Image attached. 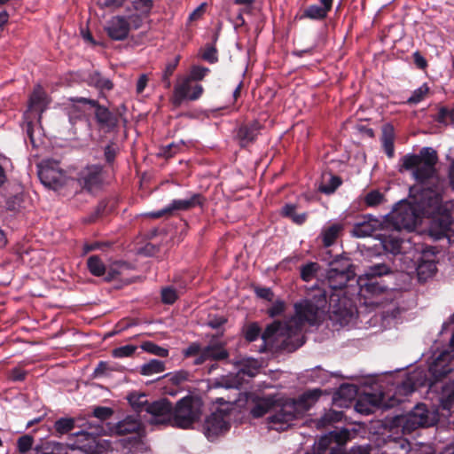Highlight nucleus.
<instances>
[{
	"instance_id": "obj_1",
	"label": "nucleus",
	"mask_w": 454,
	"mask_h": 454,
	"mask_svg": "<svg viewBox=\"0 0 454 454\" xmlns=\"http://www.w3.org/2000/svg\"><path fill=\"white\" fill-rule=\"evenodd\" d=\"M327 306L326 292L319 288L314 289L310 297L294 304L295 314L287 322L275 321L262 334L263 344L260 352L266 350V343L275 336L292 338L299 334L305 323L310 325L317 324L325 313Z\"/></svg>"
},
{
	"instance_id": "obj_2",
	"label": "nucleus",
	"mask_w": 454,
	"mask_h": 454,
	"mask_svg": "<svg viewBox=\"0 0 454 454\" xmlns=\"http://www.w3.org/2000/svg\"><path fill=\"white\" fill-rule=\"evenodd\" d=\"M319 396L320 390L314 389L298 398L277 397L271 414L266 419L267 427L279 432L286 430L314 405Z\"/></svg>"
},
{
	"instance_id": "obj_3",
	"label": "nucleus",
	"mask_w": 454,
	"mask_h": 454,
	"mask_svg": "<svg viewBox=\"0 0 454 454\" xmlns=\"http://www.w3.org/2000/svg\"><path fill=\"white\" fill-rule=\"evenodd\" d=\"M439 202V196L433 191H423L420 198L415 199V204L401 201L390 213L387 225L393 229L401 231L403 229L411 231L417 224L419 211H425L427 207L435 206Z\"/></svg>"
},
{
	"instance_id": "obj_4",
	"label": "nucleus",
	"mask_w": 454,
	"mask_h": 454,
	"mask_svg": "<svg viewBox=\"0 0 454 454\" xmlns=\"http://www.w3.org/2000/svg\"><path fill=\"white\" fill-rule=\"evenodd\" d=\"M437 153L432 147H423L418 154H406L401 160V168L412 170V176L419 183H425L436 174Z\"/></svg>"
},
{
	"instance_id": "obj_5",
	"label": "nucleus",
	"mask_w": 454,
	"mask_h": 454,
	"mask_svg": "<svg viewBox=\"0 0 454 454\" xmlns=\"http://www.w3.org/2000/svg\"><path fill=\"white\" fill-rule=\"evenodd\" d=\"M142 23L143 19L137 14H131L128 17L117 15L106 22L105 30L111 39L122 41L128 37L130 29L139 28Z\"/></svg>"
},
{
	"instance_id": "obj_6",
	"label": "nucleus",
	"mask_w": 454,
	"mask_h": 454,
	"mask_svg": "<svg viewBox=\"0 0 454 454\" xmlns=\"http://www.w3.org/2000/svg\"><path fill=\"white\" fill-rule=\"evenodd\" d=\"M437 420L436 411L428 410L424 403H419L403 419V430L411 433L419 427H432Z\"/></svg>"
},
{
	"instance_id": "obj_7",
	"label": "nucleus",
	"mask_w": 454,
	"mask_h": 454,
	"mask_svg": "<svg viewBox=\"0 0 454 454\" xmlns=\"http://www.w3.org/2000/svg\"><path fill=\"white\" fill-rule=\"evenodd\" d=\"M72 436L76 438L74 444L51 442L49 445L51 451L42 454H85L87 450H91L97 443L96 437L85 431H79Z\"/></svg>"
},
{
	"instance_id": "obj_8",
	"label": "nucleus",
	"mask_w": 454,
	"mask_h": 454,
	"mask_svg": "<svg viewBox=\"0 0 454 454\" xmlns=\"http://www.w3.org/2000/svg\"><path fill=\"white\" fill-rule=\"evenodd\" d=\"M200 416L197 402L192 396H185L178 401L174 411L172 419L175 426L188 428Z\"/></svg>"
},
{
	"instance_id": "obj_9",
	"label": "nucleus",
	"mask_w": 454,
	"mask_h": 454,
	"mask_svg": "<svg viewBox=\"0 0 454 454\" xmlns=\"http://www.w3.org/2000/svg\"><path fill=\"white\" fill-rule=\"evenodd\" d=\"M38 176L42 184L52 190H59L69 181L56 160H44L38 166Z\"/></svg>"
},
{
	"instance_id": "obj_10",
	"label": "nucleus",
	"mask_w": 454,
	"mask_h": 454,
	"mask_svg": "<svg viewBox=\"0 0 454 454\" xmlns=\"http://www.w3.org/2000/svg\"><path fill=\"white\" fill-rule=\"evenodd\" d=\"M355 272L348 262H333L326 273L328 286L333 291L342 290L349 280L354 278Z\"/></svg>"
},
{
	"instance_id": "obj_11",
	"label": "nucleus",
	"mask_w": 454,
	"mask_h": 454,
	"mask_svg": "<svg viewBox=\"0 0 454 454\" xmlns=\"http://www.w3.org/2000/svg\"><path fill=\"white\" fill-rule=\"evenodd\" d=\"M204 90L200 84H193L186 76L177 80L173 91V104L180 106L184 100L194 101L200 98Z\"/></svg>"
},
{
	"instance_id": "obj_12",
	"label": "nucleus",
	"mask_w": 454,
	"mask_h": 454,
	"mask_svg": "<svg viewBox=\"0 0 454 454\" xmlns=\"http://www.w3.org/2000/svg\"><path fill=\"white\" fill-rule=\"evenodd\" d=\"M204 199L200 193H194L190 198L174 200L166 207L149 213L152 218H160L165 215H171L175 211H187L195 207H201L203 205Z\"/></svg>"
},
{
	"instance_id": "obj_13",
	"label": "nucleus",
	"mask_w": 454,
	"mask_h": 454,
	"mask_svg": "<svg viewBox=\"0 0 454 454\" xmlns=\"http://www.w3.org/2000/svg\"><path fill=\"white\" fill-rule=\"evenodd\" d=\"M171 403L167 399H160L147 404L146 412L150 415L149 422L153 425H163L172 420Z\"/></svg>"
},
{
	"instance_id": "obj_14",
	"label": "nucleus",
	"mask_w": 454,
	"mask_h": 454,
	"mask_svg": "<svg viewBox=\"0 0 454 454\" xmlns=\"http://www.w3.org/2000/svg\"><path fill=\"white\" fill-rule=\"evenodd\" d=\"M357 285L359 286V294L364 299L376 298L380 295L392 297V291L373 278L359 276Z\"/></svg>"
},
{
	"instance_id": "obj_15",
	"label": "nucleus",
	"mask_w": 454,
	"mask_h": 454,
	"mask_svg": "<svg viewBox=\"0 0 454 454\" xmlns=\"http://www.w3.org/2000/svg\"><path fill=\"white\" fill-rule=\"evenodd\" d=\"M229 422L226 419V413L222 410H218L208 416L203 425L206 436L209 440H213L219 434L229 429Z\"/></svg>"
},
{
	"instance_id": "obj_16",
	"label": "nucleus",
	"mask_w": 454,
	"mask_h": 454,
	"mask_svg": "<svg viewBox=\"0 0 454 454\" xmlns=\"http://www.w3.org/2000/svg\"><path fill=\"white\" fill-rule=\"evenodd\" d=\"M79 184L89 192L98 189L103 182L102 167L90 165L82 168L78 175Z\"/></svg>"
},
{
	"instance_id": "obj_17",
	"label": "nucleus",
	"mask_w": 454,
	"mask_h": 454,
	"mask_svg": "<svg viewBox=\"0 0 454 454\" xmlns=\"http://www.w3.org/2000/svg\"><path fill=\"white\" fill-rule=\"evenodd\" d=\"M86 105L92 106L96 105V100L83 97L69 98L67 99L65 109L71 123L74 124L77 121L82 119L85 114L84 106Z\"/></svg>"
},
{
	"instance_id": "obj_18",
	"label": "nucleus",
	"mask_w": 454,
	"mask_h": 454,
	"mask_svg": "<svg viewBox=\"0 0 454 454\" xmlns=\"http://www.w3.org/2000/svg\"><path fill=\"white\" fill-rule=\"evenodd\" d=\"M92 107L95 108V119L101 129L106 132L114 130L119 122V118L116 114L110 112L106 106H100L98 101Z\"/></svg>"
},
{
	"instance_id": "obj_19",
	"label": "nucleus",
	"mask_w": 454,
	"mask_h": 454,
	"mask_svg": "<svg viewBox=\"0 0 454 454\" xmlns=\"http://www.w3.org/2000/svg\"><path fill=\"white\" fill-rule=\"evenodd\" d=\"M381 226L382 223L379 219L366 215L363 221L354 224L351 233L356 238H365L372 236Z\"/></svg>"
},
{
	"instance_id": "obj_20",
	"label": "nucleus",
	"mask_w": 454,
	"mask_h": 454,
	"mask_svg": "<svg viewBox=\"0 0 454 454\" xmlns=\"http://www.w3.org/2000/svg\"><path fill=\"white\" fill-rule=\"evenodd\" d=\"M228 356L229 353L221 344H211L202 349L200 355L195 358L194 364H201L207 360L220 361Z\"/></svg>"
},
{
	"instance_id": "obj_21",
	"label": "nucleus",
	"mask_w": 454,
	"mask_h": 454,
	"mask_svg": "<svg viewBox=\"0 0 454 454\" xmlns=\"http://www.w3.org/2000/svg\"><path fill=\"white\" fill-rule=\"evenodd\" d=\"M451 359V354L448 351H444L439 355V356L430 365L429 371L435 379L445 377L449 374L452 368L449 364Z\"/></svg>"
},
{
	"instance_id": "obj_22",
	"label": "nucleus",
	"mask_w": 454,
	"mask_h": 454,
	"mask_svg": "<svg viewBox=\"0 0 454 454\" xmlns=\"http://www.w3.org/2000/svg\"><path fill=\"white\" fill-rule=\"evenodd\" d=\"M260 129L261 124L256 121L241 125L237 133L240 145L247 146L254 141L259 135Z\"/></svg>"
},
{
	"instance_id": "obj_23",
	"label": "nucleus",
	"mask_w": 454,
	"mask_h": 454,
	"mask_svg": "<svg viewBox=\"0 0 454 454\" xmlns=\"http://www.w3.org/2000/svg\"><path fill=\"white\" fill-rule=\"evenodd\" d=\"M333 0H320V5L311 4L308 6L302 14V18L322 20L327 17L333 7Z\"/></svg>"
},
{
	"instance_id": "obj_24",
	"label": "nucleus",
	"mask_w": 454,
	"mask_h": 454,
	"mask_svg": "<svg viewBox=\"0 0 454 454\" xmlns=\"http://www.w3.org/2000/svg\"><path fill=\"white\" fill-rule=\"evenodd\" d=\"M276 399V395H267L256 399L254 407L251 409V415L254 418H261L265 414H271Z\"/></svg>"
},
{
	"instance_id": "obj_25",
	"label": "nucleus",
	"mask_w": 454,
	"mask_h": 454,
	"mask_svg": "<svg viewBox=\"0 0 454 454\" xmlns=\"http://www.w3.org/2000/svg\"><path fill=\"white\" fill-rule=\"evenodd\" d=\"M400 231L393 230L389 235L380 234L384 249L391 254L401 253L403 239L399 236Z\"/></svg>"
},
{
	"instance_id": "obj_26",
	"label": "nucleus",
	"mask_w": 454,
	"mask_h": 454,
	"mask_svg": "<svg viewBox=\"0 0 454 454\" xmlns=\"http://www.w3.org/2000/svg\"><path fill=\"white\" fill-rule=\"evenodd\" d=\"M47 98L46 92L42 86L36 85L29 97V108L43 112L47 105Z\"/></svg>"
},
{
	"instance_id": "obj_27",
	"label": "nucleus",
	"mask_w": 454,
	"mask_h": 454,
	"mask_svg": "<svg viewBox=\"0 0 454 454\" xmlns=\"http://www.w3.org/2000/svg\"><path fill=\"white\" fill-rule=\"evenodd\" d=\"M140 420L136 416H127L116 425V432L119 434L135 433L139 430Z\"/></svg>"
},
{
	"instance_id": "obj_28",
	"label": "nucleus",
	"mask_w": 454,
	"mask_h": 454,
	"mask_svg": "<svg viewBox=\"0 0 454 454\" xmlns=\"http://www.w3.org/2000/svg\"><path fill=\"white\" fill-rule=\"evenodd\" d=\"M434 225H439V236H445L448 239L454 237V219L450 215H442L435 222Z\"/></svg>"
},
{
	"instance_id": "obj_29",
	"label": "nucleus",
	"mask_w": 454,
	"mask_h": 454,
	"mask_svg": "<svg viewBox=\"0 0 454 454\" xmlns=\"http://www.w3.org/2000/svg\"><path fill=\"white\" fill-rule=\"evenodd\" d=\"M165 369V363L163 361L158 359H151L149 362L140 366L139 373L144 376H151L163 372Z\"/></svg>"
},
{
	"instance_id": "obj_30",
	"label": "nucleus",
	"mask_w": 454,
	"mask_h": 454,
	"mask_svg": "<svg viewBox=\"0 0 454 454\" xmlns=\"http://www.w3.org/2000/svg\"><path fill=\"white\" fill-rule=\"evenodd\" d=\"M382 146L386 154L392 158L395 153L393 128L387 125L383 128Z\"/></svg>"
},
{
	"instance_id": "obj_31",
	"label": "nucleus",
	"mask_w": 454,
	"mask_h": 454,
	"mask_svg": "<svg viewBox=\"0 0 454 454\" xmlns=\"http://www.w3.org/2000/svg\"><path fill=\"white\" fill-rule=\"evenodd\" d=\"M87 267L89 271L96 277L105 275L106 268L103 261L98 255H91L87 260Z\"/></svg>"
},
{
	"instance_id": "obj_32",
	"label": "nucleus",
	"mask_w": 454,
	"mask_h": 454,
	"mask_svg": "<svg viewBox=\"0 0 454 454\" xmlns=\"http://www.w3.org/2000/svg\"><path fill=\"white\" fill-rule=\"evenodd\" d=\"M75 420L73 418H60L55 421L53 428L57 434L62 435L74 428Z\"/></svg>"
},
{
	"instance_id": "obj_33",
	"label": "nucleus",
	"mask_w": 454,
	"mask_h": 454,
	"mask_svg": "<svg viewBox=\"0 0 454 454\" xmlns=\"http://www.w3.org/2000/svg\"><path fill=\"white\" fill-rule=\"evenodd\" d=\"M296 206L294 204H286L282 207V215L286 217L292 219L297 224L303 223L307 219V214H296Z\"/></svg>"
},
{
	"instance_id": "obj_34",
	"label": "nucleus",
	"mask_w": 454,
	"mask_h": 454,
	"mask_svg": "<svg viewBox=\"0 0 454 454\" xmlns=\"http://www.w3.org/2000/svg\"><path fill=\"white\" fill-rule=\"evenodd\" d=\"M436 270V264L434 261H423L418 265V276L419 279H427L432 277Z\"/></svg>"
},
{
	"instance_id": "obj_35",
	"label": "nucleus",
	"mask_w": 454,
	"mask_h": 454,
	"mask_svg": "<svg viewBox=\"0 0 454 454\" xmlns=\"http://www.w3.org/2000/svg\"><path fill=\"white\" fill-rule=\"evenodd\" d=\"M390 268L387 264L379 263L369 267L361 277L377 279V278L387 275L390 273Z\"/></svg>"
},
{
	"instance_id": "obj_36",
	"label": "nucleus",
	"mask_w": 454,
	"mask_h": 454,
	"mask_svg": "<svg viewBox=\"0 0 454 454\" xmlns=\"http://www.w3.org/2000/svg\"><path fill=\"white\" fill-rule=\"evenodd\" d=\"M340 229H341L340 225L333 224L330 227L324 230V231L322 233V238H323V243H324L325 247H330L335 242Z\"/></svg>"
},
{
	"instance_id": "obj_37",
	"label": "nucleus",
	"mask_w": 454,
	"mask_h": 454,
	"mask_svg": "<svg viewBox=\"0 0 454 454\" xmlns=\"http://www.w3.org/2000/svg\"><path fill=\"white\" fill-rule=\"evenodd\" d=\"M141 348L149 354L160 357H167L168 356V350L167 348L160 347L152 341H144L141 344Z\"/></svg>"
},
{
	"instance_id": "obj_38",
	"label": "nucleus",
	"mask_w": 454,
	"mask_h": 454,
	"mask_svg": "<svg viewBox=\"0 0 454 454\" xmlns=\"http://www.w3.org/2000/svg\"><path fill=\"white\" fill-rule=\"evenodd\" d=\"M393 450L391 454H413L411 444L406 439L395 440L390 446Z\"/></svg>"
},
{
	"instance_id": "obj_39",
	"label": "nucleus",
	"mask_w": 454,
	"mask_h": 454,
	"mask_svg": "<svg viewBox=\"0 0 454 454\" xmlns=\"http://www.w3.org/2000/svg\"><path fill=\"white\" fill-rule=\"evenodd\" d=\"M341 417H342V413L341 412L330 410V411H326L317 421V427H325L327 425L331 424L332 422L340 420Z\"/></svg>"
},
{
	"instance_id": "obj_40",
	"label": "nucleus",
	"mask_w": 454,
	"mask_h": 454,
	"mask_svg": "<svg viewBox=\"0 0 454 454\" xmlns=\"http://www.w3.org/2000/svg\"><path fill=\"white\" fill-rule=\"evenodd\" d=\"M89 82L101 90H111L113 88L112 82L107 78L102 77L99 73L92 74L89 78Z\"/></svg>"
},
{
	"instance_id": "obj_41",
	"label": "nucleus",
	"mask_w": 454,
	"mask_h": 454,
	"mask_svg": "<svg viewBox=\"0 0 454 454\" xmlns=\"http://www.w3.org/2000/svg\"><path fill=\"white\" fill-rule=\"evenodd\" d=\"M179 60L180 57L176 56L172 61L168 62L165 67V69L162 73V81L165 83L166 88H169L171 85L170 76L173 74L174 71L177 67Z\"/></svg>"
},
{
	"instance_id": "obj_42",
	"label": "nucleus",
	"mask_w": 454,
	"mask_h": 454,
	"mask_svg": "<svg viewBox=\"0 0 454 454\" xmlns=\"http://www.w3.org/2000/svg\"><path fill=\"white\" fill-rule=\"evenodd\" d=\"M319 270V265L317 262H309L301 268V278L302 280L309 282L313 279L316 273Z\"/></svg>"
},
{
	"instance_id": "obj_43",
	"label": "nucleus",
	"mask_w": 454,
	"mask_h": 454,
	"mask_svg": "<svg viewBox=\"0 0 454 454\" xmlns=\"http://www.w3.org/2000/svg\"><path fill=\"white\" fill-rule=\"evenodd\" d=\"M435 120L444 125L454 124V108L441 107Z\"/></svg>"
},
{
	"instance_id": "obj_44",
	"label": "nucleus",
	"mask_w": 454,
	"mask_h": 454,
	"mask_svg": "<svg viewBox=\"0 0 454 454\" xmlns=\"http://www.w3.org/2000/svg\"><path fill=\"white\" fill-rule=\"evenodd\" d=\"M341 180L336 176H331L327 183L323 182L319 186V190L325 194H331L340 185Z\"/></svg>"
},
{
	"instance_id": "obj_45",
	"label": "nucleus",
	"mask_w": 454,
	"mask_h": 454,
	"mask_svg": "<svg viewBox=\"0 0 454 454\" xmlns=\"http://www.w3.org/2000/svg\"><path fill=\"white\" fill-rule=\"evenodd\" d=\"M135 11L138 12L140 17L147 15L153 6V0H131Z\"/></svg>"
},
{
	"instance_id": "obj_46",
	"label": "nucleus",
	"mask_w": 454,
	"mask_h": 454,
	"mask_svg": "<svg viewBox=\"0 0 454 454\" xmlns=\"http://www.w3.org/2000/svg\"><path fill=\"white\" fill-rule=\"evenodd\" d=\"M161 301L164 304H173L179 297V294L173 286H166L160 292Z\"/></svg>"
},
{
	"instance_id": "obj_47",
	"label": "nucleus",
	"mask_w": 454,
	"mask_h": 454,
	"mask_svg": "<svg viewBox=\"0 0 454 454\" xmlns=\"http://www.w3.org/2000/svg\"><path fill=\"white\" fill-rule=\"evenodd\" d=\"M428 91H429L428 86L426 83H424L423 85H421L420 87H419L412 92L411 96L407 99V103L418 104V103L421 102L426 98Z\"/></svg>"
},
{
	"instance_id": "obj_48",
	"label": "nucleus",
	"mask_w": 454,
	"mask_h": 454,
	"mask_svg": "<svg viewBox=\"0 0 454 454\" xmlns=\"http://www.w3.org/2000/svg\"><path fill=\"white\" fill-rule=\"evenodd\" d=\"M136 350L137 347L135 345H125L113 349L112 355L117 358L129 357L131 356Z\"/></svg>"
},
{
	"instance_id": "obj_49",
	"label": "nucleus",
	"mask_w": 454,
	"mask_h": 454,
	"mask_svg": "<svg viewBox=\"0 0 454 454\" xmlns=\"http://www.w3.org/2000/svg\"><path fill=\"white\" fill-rule=\"evenodd\" d=\"M260 333L261 329L256 323L249 324L244 328V335L247 341L255 340L260 335Z\"/></svg>"
},
{
	"instance_id": "obj_50",
	"label": "nucleus",
	"mask_w": 454,
	"mask_h": 454,
	"mask_svg": "<svg viewBox=\"0 0 454 454\" xmlns=\"http://www.w3.org/2000/svg\"><path fill=\"white\" fill-rule=\"evenodd\" d=\"M209 72V69L207 67H203L200 66H193L191 68L189 75L186 77L190 79L191 81H201L207 74Z\"/></svg>"
},
{
	"instance_id": "obj_51",
	"label": "nucleus",
	"mask_w": 454,
	"mask_h": 454,
	"mask_svg": "<svg viewBox=\"0 0 454 454\" xmlns=\"http://www.w3.org/2000/svg\"><path fill=\"white\" fill-rule=\"evenodd\" d=\"M384 197L379 191H372L364 197V202L369 207H375L382 203Z\"/></svg>"
},
{
	"instance_id": "obj_52",
	"label": "nucleus",
	"mask_w": 454,
	"mask_h": 454,
	"mask_svg": "<svg viewBox=\"0 0 454 454\" xmlns=\"http://www.w3.org/2000/svg\"><path fill=\"white\" fill-rule=\"evenodd\" d=\"M416 389V386L413 382L411 377L407 378L403 380L400 385H398L396 391L399 394H403L404 395H409Z\"/></svg>"
},
{
	"instance_id": "obj_53",
	"label": "nucleus",
	"mask_w": 454,
	"mask_h": 454,
	"mask_svg": "<svg viewBox=\"0 0 454 454\" xmlns=\"http://www.w3.org/2000/svg\"><path fill=\"white\" fill-rule=\"evenodd\" d=\"M34 439L30 435H23L18 439L17 447L20 453L27 452L33 445Z\"/></svg>"
},
{
	"instance_id": "obj_54",
	"label": "nucleus",
	"mask_w": 454,
	"mask_h": 454,
	"mask_svg": "<svg viewBox=\"0 0 454 454\" xmlns=\"http://www.w3.org/2000/svg\"><path fill=\"white\" fill-rule=\"evenodd\" d=\"M129 402L137 411H146L147 404H151V403L147 402L145 395H140L137 397L132 396L130 397Z\"/></svg>"
},
{
	"instance_id": "obj_55",
	"label": "nucleus",
	"mask_w": 454,
	"mask_h": 454,
	"mask_svg": "<svg viewBox=\"0 0 454 454\" xmlns=\"http://www.w3.org/2000/svg\"><path fill=\"white\" fill-rule=\"evenodd\" d=\"M207 6V3L200 4L195 10H193L190 13V15L188 17V22L192 23V22L200 20L206 12Z\"/></svg>"
},
{
	"instance_id": "obj_56",
	"label": "nucleus",
	"mask_w": 454,
	"mask_h": 454,
	"mask_svg": "<svg viewBox=\"0 0 454 454\" xmlns=\"http://www.w3.org/2000/svg\"><path fill=\"white\" fill-rule=\"evenodd\" d=\"M179 148H180L179 145L171 143L166 146L161 147L160 149L159 155H160L164 158H170L177 153Z\"/></svg>"
},
{
	"instance_id": "obj_57",
	"label": "nucleus",
	"mask_w": 454,
	"mask_h": 454,
	"mask_svg": "<svg viewBox=\"0 0 454 454\" xmlns=\"http://www.w3.org/2000/svg\"><path fill=\"white\" fill-rule=\"evenodd\" d=\"M112 414L113 411L107 407H97L93 411V415L101 420L108 419Z\"/></svg>"
},
{
	"instance_id": "obj_58",
	"label": "nucleus",
	"mask_w": 454,
	"mask_h": 454,
	"mask_svg": "<svg viewBox=\"0 0 454 454\" xmlns=\"http://www.w3.org/2000/svg\"><path fill=\"white\" fill-rule=\"evenodd\" d=\"M285 310V302L282 301H276L271 308L269 309V315L272 317L282 314Z\"/></svg>"
},
{
	"instance_id": "obj_59",
	"label": "nucleus",
	"mask_w": 454,
	"mask_h": 454,
	"mask_svg": "<svg viewBox=\"0 0 454 454\" xmlns=\"http://www.w3.org/2000/svg\"><path fill=\"white\" fill-rule=\"evenodd\" d=\"M202 349L203 348H201L198 342H193L186 349L184 350V355L187 357L192 356H197L198 357L200 355Z\"/></svg>"
},
{
	"instance_id": "obj_60",
	"label": "nucleus",
	"mask_w": 454,
	"mask_h": 454,
	"mask_svg": "<svg viewBox=\"0 0 454 454\" xmlns=\"http://www.w3.org/2000/svg\"><path fill=\"white\" fill-rule=\"evenodd\" d=\"M336 301H340L339 294H332L329 300L330 307H333V313L342 315L341 305L333 304Z\"/></svg>"
},
{
	"instance_id": "obj_61",
	"label": "nucleus",
	"mask_w": 454,
	"mask_h": 454,
	"mask_svg": "<svg viewBox=\"0 0 454 454\" xmlns=\"http://www.w3.org/2000/svg\"><path fill=\"white\" fill-rule=\"evenodd\" d=\"M255 293L258 297L265 299L267 301H272L274 296L272 291L268 287L256 288Z\"/></svg>"
},
{
	"instance_id": "obj_62",
	"label": "nucleus",
	"mask_w": 454,
	"mask_h": 454,
	"mask_svg": "<svg viewBox=\"0 0 454 454\" xmlns=\"http://www.w3.org/2000/svg\"><path fill=\"white\" fill-rule=\"evenodd\" d=\"M203 59L210 63L217 61L216 50L214 47H208L202 55Z\"/></svg>"
},
{
	"instance_id": "obj_63",
	"label": "nucleus",
	"mask_w": 454,
	"mask_h": 454,
	"mask_svg": "<svg viewBox=\"0 0 454 454\" xmlns=\"http://www.w3.org/2000/svg\"><path fill=\"white\" fill-rule=\"evenodd\" d=\"M148 82V76L145 74H141L137 82L136 90L137 94H141Z\"/></svg>"
},
{
	"instance_id": "obj_64",
	"label": "nucleus",
	"mask_w": 454,
	"mask_h": 454,
	"mask_svg": "<svg viewBox=\"0 0 454 454\" xmlns=\"http://www.w3.org/2000/svg\"><path fill=\"white\" fill-rule=\"evenodd\" d=\"M108 371H112L108 363L101 361L98 363V366L95 369V374L98 376L106 375L107 374Z\"/></svg>"
}]
</instances>
